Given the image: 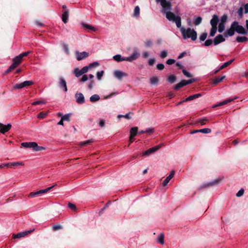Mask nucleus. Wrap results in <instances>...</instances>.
Here are the masks:
<instances>
[{"mask_svg":"<svg viewBox=\"0 0 248 248\" xmlns=\"http://www.w3.org/2000/svg\"><path fill=\"white\" fill-rule=\"evenodd\" d=\"M157 3H160L162 7L161 12L166 15V18L170 21H173L177 17L174 13L170 11L171 7L170 1L166 0H155Z\"/></svg>","mask_w":248,"mask_h":248,"instance_id":"1","label":"nucleus"},{"mask_svg":"<svg viewBox=\"0 0 248 248\" xmlns=\"http://www.w3.org/2000/svg\"><path fill=\"white\" fill-rule=\"evenodd\" d=\"M180 31L185 40L190 38L192 41H195L197 38V32L194 29L190 28L185 29L182 27L180 29Z\"/></svg>","mask_w":248,"mask_h":248,"instance_id":"2","label":"nucleus"},{"mask_svg":"<svg viewBox=\"0 0 248 248\" xmlns=\"http://www.w3.org/2000/svg\"><path fill=\"white\" fill-rule=\"evenodd\" d=\"M21 145L25 148H32L35 151H40L44 150L46 148L43 146H38L37 143L35 142H23Z\"/></svg>","mask_w":248,"mask_h":248,"instance_id":"3","label":"nucleus"},{"mask_svg":"<svg viewBox=\"0 0 248 248\" xmlns=\"http://www.w3.org/2000/svg\"><path fill=\"white\" fill-rule=\"evenodd\" d=\"M231 27L233 28L235 31L239 34H246L247 33L245 28L242 26L239 25L237 21H233L231 24Z\"/></svg>","mask_w":248,"mask_h":248,"instance_id":"4","label":"nucleus"},{"mask_svg":"<svg viewBox=\"0 0 248 248\" xmlns=\"http://www.w3.org/2000/svg\"><path fill=\"white\" fill-rule=\"evenodd\" d=\"M113 76L115 78L119 80H121L124 77L127 76V74L124 72H123L120 70H115L113 72Z\"/></svg>","mask_w":248,"mask_h":248,"instance_id":"5","label":"nucleus"},{"mask_svg":"<svg viewBox=\"0 0 248 248\" xmlns=\"http://www.w3.org/2000/svg\"><path fill=\"white\" fill-rule=\"evenodd\" d=\"M59 86L64 92H66L67 91L66 82L63 78H60Z\"/></svg>","mask_w":248,"mask_h":248,"instance_id":"6","label":"nucleus"},{"mask_svg":"<svg viewBox=\"0 0 248 248\" xmlns=\"http://www.w3.org/2000/svg\"><path fill=\"white\" fill-rule=\"evenodd\" d=\"M32 232H33V230H31L27 231L20 232L17 234H13V238L14 239L20 238L21 237H24L25 236L27 235L28 233H30Z\"/></svg>","mask_w":248,"mask_h":248,"instance_id":"7","label":"nucleus"},{"mask_svg":"<svg viewBox=\"0 0 248 248\" xmlns=\"http://www.w3.org/2000/svg\"><path fill=\"white\" fill-rule=\"evenodd\" d=\"M11 127L12 125L10 124H8L7 125H4L0 123V132L1 133L4 134L8 131L11 129Z\"/></svg>","mask_w":248,"mask_h":248,"instance_id":"8","label":"nucleus"},{"mask_svg":"<svg viewBox=\"0 0 248 248\" xmlns=\"http://www.w3.org/2000/svg\"><path fill=\"white\" fill-rule=\"evenodd\" d=\"M76 102L78 104H82L85 102V98L82 93H77L75 94Z\"/></svg>","mask_w":248,"mask_h":248,"instance_id":"9","label":"nucleus"},{"mask_svg":"<svg viewBox=\"0 0 248 248\" xmlns=\"http://www.w3.org/2000/svg\"><path fill=\"white\" fill-rule=\"evenodd\" d=\"M175 173V171L174 170H172L170 175L166 177V178L163 181L162 183V185L163 186H165L167 185L169 181L173 177Z\"/></svg>","mask_w":248,"mask_h":248,"instance_id":"10","label":"nucleus"},{"mask_svg":"<svg viewBox=\"0 0 248 248\" xmlns=\"http://www.w3.org/2000/svg\"><path fill=\"white\" fill-rule=\"evenodd\" d=\"M225 39L223 37L222 35L219 34L217 35L214 39V44L215 45H217L219 43L225 41Z\"/></svg>","mask_w":248,"mask_h":248,"instance_id":"11","label":"nucleus"},{"mask_svg":"<svg viewBox=\"0 0 248 248\" xmlns=\"http://www.w3.org/2000/svg\"><path fill=\"white\" fill-rule=\"evenodd\" d=\"M77 55V59L78 61H80L86 57H87L89 56V54L87 53L86 52H77L76 53Z\"/></svg>","mask_w":248,"mask_h":248,"instance_id":"12","label":"nucleus"},{"mask_svg":"<svg viewBox=\"0 0 248 248\" xmlns=\"http://www.w3.org/2000/svg\"><path fill=\"white\" fill-rule=\"evenodd\" d=\"M139 56V54L137 52H134L131 56L128 57H125V61L132 62L136 60Z\"/></svg>","mask_w":248,"mask_h":248,"instance_id":"13","label":"nucleus"},{"mask_svg":"<svg viewBox=\"0 0 248 248\" xmlns=\"http://www.w3.org/2000/svg\"><path fill=\"white\" fill-rule=\"evenodd\" d=\"M69 17V10H64L62 14V19L64 23L66 24L67 23Z\"/></svg>","mask_w":248,"mask_h":248,"instance_id":"14","label":"nucleus"},{"mask_svg":"<svg viewBox=\"0 0 248 248\" xmlns=\"http://www.w3.org/2000/svg\"><path fill=\"white\" fill-rule=\"evenodd\" d=\"M235 32V30L233 28H231L228 30H227L224 33V35L225 37H227L228 36H232L234 35Z\"/></svg>","mask_w":248,"mask_h":248,"instance_id":"15","label":"nucleus"},{"mask_svg":"<svg viewBox=\"0 0 248 248\" xmlns=\"http://www.w3.org/2000/svg\"><path fill=\"white\" fill-rule=\"evenodd\" d=\"M218 22V16L217 15H214L213 16V17L210 21V24H211L212 27H217V26Z\"/></svg>","mask_w":248,"mask_h":248,"instance_id":"16","label":"nucleus"},{"mask_svg":"<svg viewBox=\"0 0 248 248\" xmlns=\"http://www.w3.org/2000/svg\"><path fill=\"white\" fill-rule=\"evenodd\" d=\"M211 132V130L210 129L206 128L201 129H199V130H195L192 131L190 132V133L192 134H194V133H196L197 132H201V133H205V134H208V133H210Z\"/></svg>","mask_w":248,"mask_h":248,"instance_id":"17","label":"nucleus"},{"mask_svg":"<svg viewBox=\"0 0 248 248\" xmlns=\"http://www.w3.org/2000/svg\"><path fill=\"white\" fill-rule=\"evenodd\" d=\"M113 59L117 62L125 61V57H122L120 54H117L113 57Z\"/></svg>","mask_w":248,"mask_h":248,"instance_id":"18","label":"nucleus"},{"mask_svg":"<svg viewBox=\"0 0 248 248\" xmlns=\"http://www.w3.org/2000/svg\"><path fill=\"white\" fill-rule=\"evenodd\" d=\"M201 95H202L201 93H197V94H194L193 95H191V96L187 97L184 100H183V102L193 100V99H194L195 98H198L199 97L201 96Z\"/></svg>","mask_w":248,"mask_h":248,"instance_id":"19","label":"nucleus"},{"mask_svg":"<svg viewBox=\"0 0 248 248\" xmlns=\"http://www.w3.org/2000/svg\"><path fill=\"white\" fill-rule=\"evenodd\" d=\"M157 242L161 245L164 244V234L163 233L159 234L157 238Z\"/></svg>","mask_w":248,"mask_h":248,"instance_id":"20","label":"nucleus"},{"mask_svg":"<svg viewBox=\"0 0 248 248\" xmlns=\"http://www.w3.org/2000/svg\"><path fill=\"white\" fill-rule=\"evenodd\" d=\"M236 98H237V97H234L232 99H228L226 100H224V101L218 103L217 105L215 106V107L220 106L226 105V104H228V103H230V102L232 101L233 100H234V99H235Z\"/></svg>","mask_w":248,"mask_h":248,"instance_id":"21","label":"nucleus"},{"mask_svg":"<svg viewBox=\"0 0 248 248\" xmlns=\"http://www.w3.org/2000/svg\"><path fill=\"white\" fill-rule=\"evenodd\" d=\"M138 129L137 127H134L130 129V136L132 138H134L137 135L138 133Z\"/></svg>","mask_w":248,"mask_h":248,"instance_id":"22","label":"nucleus"},{"mask_svg":"<svg viewBox=\"0 0 248 248\" xmlns=\"http://www.w3.org/2000/svg\"><path fill=\"white\" fill-rule=\"evenodd\" d=\"M186 85V83H185V80H182L181 82L178 83V84H176L174 87V89L175 90H178L180 88L183 87V86Z\"/></svg>","mask_w":248,"mask_h":248,"instance_id":"23","label":"nucleus"},{"mask_svg":"<svg viewBox=\"0 0 248 248\" xmlns=\"http://www.w3.org/2000/svg\"><path fill=\"white\" fill-rule=\"evenodd\" d=\"M175 23L177 28H180L181 27V18L179 16H177L175 19L173 21Z\"/></svg>","mask_w":248,"mask_h":248,"instance_id":"24","label":"nucleus"},{"mask_svg":"<svg viewBox=\"0 0 248 248\" xmlns=\"http://www.w3.org/2000/svg\"><path fill=\"white\" fill-rule=\"evenodd\" d=\"M225 78V76H223L221 77H218V78H215L213 81V84L214 85L217 84L218 83L221 82Z\"/></svg>","mask_w":248,"mask_h":248,"instance_id":"25","label":"nucleus"},{"mask_svg":"<svg viewBox=\"0 0 248 248\" xmlns=\"http://www.w3.org/2000/svg\"><path fill=\"white\" fill-rule=\"evenodd\" d=\"M234 61V59H232L230 61H229L228 62H227L225 63H223V64H222L219 68V70H222L224 68H225V67H227V66H228L229 65H230L232 62Z\"/></svg>","mask_w":248,"mask_h":248,"instance_id":"26","label":"nucleus"},{"mask_svg":"<svg viewBox=\"0 0 248 248\" xmlns=\"http://www.w3.org/2000/svg\"><path fill=\"white\" fill-rule=\"evenodd\" d=\"M100 99V97L98 94H94L90 97V101L92 102H95Z\"/></svg>","mask_w":248,"mask_h":248,"instance_id":"27","label":"nucleus"},{"mask_svg":"<svg viewBox=\"0 0 248 248\" xmlns=\"http://www.w3.org/2000/svg\"><path fill=\"white\" fill-rule=\"evenodd\" d=\"M158 78L157 77H153L150 79V82L152 85H156L158 82Z\"/></svg>","mask_w":248,"mask_h":248,"instance_id":"28","label":"nucleus"},{"mask_svg":"<svg viewBox=\"0 0 248 248\" xmlns=\"http://www.w3.org/2000/svg\"><path fill=\"white\" fill-rule=\"evenodd\" d=\"M81 70L79 69L78 68H76L74 70V74H75V76L77 78L79 77L80 76L83 75L82 72H81Z\"/></svg>","mask_w":248,"mask_h":248,"instance_id":"29","label":"nucleus"},{"mask_svg":"<svg viewBox=\"0 0 248 248\" xmlns=\"http://www.w3.org/2000/svg\"><path fill=\"white\" fill-rule=\"evenodd\" d=\"M248 40V38L245 36H238L236 38V41L239 43L246 42H247Z\"/></svg>","mask_w":248,"mask_h":248,"instance_id":"30","label":"nucleus"},{"mask_svg":"<svg viewBox=\"0 0 248 248\" xmlns=\"http://www.w3.org/2000/svg\"><path fill=\"white\" fill-rule=\"evenodd\" d=\"M208 121V119L206 118H199L196 121V123H200L202 125H204L205 124L206 122Z\"/></svg>","mask_w":248,"mask_h":248,"instance_id":"31","label":"nucleus"},{"mask_svg":"<svg viewBox=\"0 0 248 248\" xmlns=\"http://www.w3.org/2000/svg\"><path fill=\"white\" fill-rule=\"evenodd\" d=\"M140 13V7L138 6H137L135 7L134 10L133 16L136 17L139 16Z\"/></svg>","mask_w":248,"mask_h":248,"instance_id":"32","label":"nucleus"},{"mask_svg":"<svg viewBox=\"0 0 248 248\" xmlns=\"http://www.w3.org/2000/svg\"><path fill=\"white\" fill-rule=\"evenodd\" d=\"M22 60V59L21 58V57L19 55H18L14 59L13 62L18 65L19 63L21 62Z\"/></svg>","mask_w":248,"mask_h":248,"instance_id":"33","label":"nucleus"},{"mask_svg":"<svg viewBox=\"0 0 248 248\" xmlns=\"http://www.w3.org/2000/svg\"><path fill=\"white\" fill-rule=\"evenodd\" d=\"M55 186V185L53 186L50 187H47L45 189H42V190H40L38 191L39 195L41 194H45V193H46L47 192L49 191L50 189H51L53 187H54Z\"/></svg>","mask_w":248,"mask_h":248,"instance_id":"34","label":"nucleus"},{"mask_svg":"<svg viewBox=\"0 0 248 248\" xmlns=\"http://www.w3.org/2000/svg\"><path fill=\"white\" fill-rule=\"evenodd\" d=\"M167 80L170 83H173L176 81V77L173 75H171L169 76Z\"/></svg>","mask_w":248,"mask_h":248,"instance_id":"35","label":"nucleus"},{"mask_svg":"<svg viewBox=\"0 0 248 248\" xmlns=\"http://www.w3.org/2000/svg\"><path fill=\"white\" fill-rule=\"evenodd\" d=\"M24 85L23 84L22 82L20 83H17L16 84L14 85L13 88L14 90H17V89H20L23 88H24Z\"/></svg>","mask_w":248,"mask_h":248,"instance_id":"36","label":"nucleus"},{"mask_svg":"<svg viewBox=\"0 0 248 248\" xmlns=\"http://www.w3.org/2000/svg\"><path fill=\"white\" fill-rule=\"evenodd\" d=\"M24 87L30 86L33 84V82L31 80H26L22 82Z\"/></svg>","mask_w":248,"mask_h":248,"instance_id":"37","label":"nucleus"},{"mask_svg":"<svg viewBox=\"0 0 248 248\" xmlns=\"http://www.w3.org/2000/svg\"><path fill=\"white\" fill-rule=\"evenodd\" d=\"M217 30V27H212L210 31V36H214L216 34Z\"/></svg>","mask_w":248,"mask_h":248,"instance_id":"38","label":"nucleus"},{"mask_svg":"<svg viewBox=\"0 0 248 248\" xmlns=\"http://www.w3.org/2000/svg\"><path fill=\"white\" fill-rule=\"evenodd\" d=\"M202 21V18L201 16H198L194 21V24L195 25L197 26L201 23Z\"/></svg>","mask_w":248,"mask_h":248,"instance_id":"39","label":"nucleus"},{"mask_svg":"<svg viewBox=\"0 0 248 248\" xmlns=\"http://www.w3.org/2000/svg\"><path fill=\"white\" fill-rule=\"evenodd\" d=\"M221 180L222 179L221 178H218V179L208 183V184H207V186H213V185H216V184H217L218 183H219V182H220L221 181Z\"/></svg>","mask_w":248,"mask_h":248,"instance_id":"40","label":"nucleus"},{"mask_svg":"<svg viewBox=\"0 0 248 248\" xmlns=\"http://www.w3.org/2000/svg\"><path fill=\"white\" fill-rule=\"evenodd\" d=\"M18 65L15 63H13V64L9 67V68L7 70L6 73H9L12 70H13L15 68H16Z\"/></svg>","mask_w":248,"mask_h":248,"instance_id":"41","label":"nucleus"},{"mask_svg":"<svg viewBox=\"0 0 248 248\" xmlns=\"http://www.w3.org/2000/svg\"><path fill=\"white\" fill-rule=\"evenodd\" d=\"M70 114H66L61 117V119L63 121H70Z\"/></svg>","mask_w":248,"mask_h":248,"instance_id":"42","label":"nucleus"},{"mask_svg":"<svg viewBox=\"0 0 248 248\" xmlns=\"http://www.w3.org/2000/svg\"><path fill=\"white\" fill-rule=\"evenodd\" d=\"M163 146V144H159L154 147H152L151 149V151L153 152V153H154L155 152L158 150L159 149H160L162 146Z\"/></svg>","mask_w":248,"mask_h":248,"instance_id":"43","label":"nucleus"},{"mask_svg":"<svg viewBox=\"0 0 248 248\" xmlns=\"http://www.w3.org/2000/svg\"><path fill=\"white\" fill-rule=\"evenodd\" d=\"M225 26L223 23H220L218 25V31L219 32H222L224 30Z\"/></svg>","mask_w":248,"mask_h":248,"instance_id":"44","label":"nucleus"},{"mask_svg":"<svg viewBox=\"0 0 248 248\" xmlns=\"http://www.w3.org/2000/svg\"><path fill=\"white\" fill-rule=\"evenodd\" d=\"M168 55V51L167 50H163L160 53V57L161 58H165Z\"/></svg>","mask_w":248,"mask_h":248,"instance_id":"45","label":"nucleus"},{"mask_svg":"<svg viewBox=\"0 0 248 248\" xmlns=\"http://www.w3.org/2000/svg\"><path fill=\"white\" fill-rule=\"evenodd\" d=\"M62 46L64 52H65V53L66 54H69V50L68 45L65 44H63Z\"/></svg>","mask_w":248,"mask_h":248,"instance_id":"46","label":"nucleus"},{"mask_svg":"<svg viewBox=\"0 0 248 248\" xmlns=\"http://www.w3.org/2000/svg\"><path fill=\"white\" fill-rule=\"evenodd\" d=\"M207 33L206 32L202 33L200 36V40L201 41H204L207 37Z\"/></svg>","mask_w":248,"mask_h":248,"instance_id":"47","label":"nucleus"},{"mask_svg":"<svg viewBox=\"0 0 248 248\" xmlns=\"http://www.w3.org/2000/svg\"><path fill=\"white\" fill-rule=\"evenodd\" d=\"M93 142V140H87L86 141L81 142L80 143V145L82 146H86L88 144H89Z\"/></svg>","mask_w":248,"mask_h":248,"instance_id":"48","label":"nucleus"},{"mask_svg":"<svg viewBox=\"0 0 248 248\" xmlns=\"http://www.w3.org/2000/svg\"><path fill=\"white\" fill-rule=\"evenodd\" d=\"M213 43V41L211 39L206 40L203 44V45L206 46H210Z\"/></svg>","mask_w":248,"mask_h":248,"instance_id":"49","label":"nucleus"},{"mask_svg":"<svg viewBox=\"0 0 248 248\" xmlns=\"http://www.w3.org/2000/svg\"><path fill=\"white\" fill-rule=\"evenodd\" d=\"M82 25L85 28H86L87 29L95 31L94 27H93L92 26H90V25L86 24H83Z\"/></svg>","mask_w":248,"mask_h":248,"instance_id":"50","label":"nucleus"},{"mask_svg":"<svg viewBox=\"0 0 248 248\" xmlns=\"http://www.w3.org/2000/svg\"><path fill=\"white\" fill-rule=\"evenodd\" d=\"M154 131H155L154 128H148L145 130V133H147V134H148L149 135L154 133Z\"/></svg>","mask_w":248,"mask_h":248,"instance_id":"51","label":"nucleus"},{"mask_svg":"<svg viewBox=\"0 0 248 248\" xmlns=\"http://www.w3.org/2000/svg\"><path fill=\"white\" fill-rule=\"evenodd\" d=\"M39 192H38V191H36V192H31L29 194V197L32 198V197H34L35 196H39Z\"/></svg>","mask_w":248,"mask_h":248,"instance_id":"52","label":"nucleus"},{"mask_svg":"<svg viewBox=\"0 0 248 248\" xmlns=\"http://www.w3.org/2000/svg\"><path fill=\"white\" fill-rule=\"evenodd\" d=\"M244 193V190L243 189H240L238 192L236 193V196L238 197L242 196Z\"/></svg>","mask_w":248,"mask_h":248,"instance_id":"53","label":"nucleus"},{"mask_svg":"<svg viewBox=\"0 0 248 248\" xmlns=\"http://www.w3.org/2000/svg\"><path fill=\"white\" fill-rule=\"evenodd\" d=\"M90 67H89V66H84L83 67L81 70V72H82V73L83 74H84L85 73H87L88 72V71L89 70Z\"/></svg>","mask_w":248,"mask_h":248,"instance_id":"54","label":"nucleus"},{"mask_svg":"<svg viewBox=\"0 0 248 248\" xmlns=\"http://www.w3.org/2000/svg\"><path fill=\"white\" fill-rule=\"evenodd\" d=\"M183 73L185 76H186L187 78H191L192 75L187 71H186L185 69H183L182 70Z\"/></svg>","mask_w":248,"mask_h":248,"instance_id":"55","label":"nucleus"},{"mask_svg":"<svg viewBox=\"0 0 248 248\" xmlns=\"http://www.w3.org/2000/svg\"><path fill=\"white\" fill-rule=\"evenodd\" d=\"M152 153H153L151 151V149L150 148L149 149L147 150L145 152H143L142 153V155H150L152 154Z\"/></svg>","mask_w":248,"mask_h":248,"instance_id":"56","label":"nucleus"},{"mask_svg":"<svg viewBox=\"0 0 248 248\" xmlns=\"http://www.w3.org/2000/svg\"><path fill=\"white\" fill-rule=\"evenodd\" d=\"M31 52L29 51L25 52H23L19 54V55L21 57L22 59L24 57L27 56L29 54H30Z\"/></svg>","mask_w":248,"mask_h":248,"instance_id":"57","label":"nucleus"},{"mask_svg":"<svg viewBox=\"0 0 248 248\" xmlns=\"http://www.w3.org/2000/svg\"><path fill=\"white\" fill-rule=\"evenodd\" d=\"M103 73H104L103 71H101L100 72H97L96 75H97V78L98 80L101 79V77L103 76Z\"/></svg>","mask_w":248,"mask_h":248,"instance_id":"58","label":"nucleus"},{"mask_svg":"<svg viewBox=\"0 0 248 248\" xmlns=\"http://www.w3.org/2000/svg\"><path fill=\"white\" fill-rule=\"evenodd\" d=\"M99 63L98 62H93L92 63L89 64V67L90 68H92L93 67H97L99 65Z\"/></svg>","mask_w":248,"mask_h":248,"instance_id":"59","label":"nucleus"},{"mask_svg":"<svg viewBox=\"0 0 248 248\" xmlns=\"http://www.w3.org/2000/svg\"><path fill=\"white\" fill-rule=\"evenodd\" d=\"M156 68L159 70H162L164 68V65L162 63H158L156 65Z\"/></svg>","mask_w":248,"mask_h":248,"instance_id":"60","label":"nucleus"},{"mask_svg":"<svg viewBox=\"0 0 248 248\" xmlns=\"http://www.w3.org/2000/svg\"><path fill=\"white\" fill-rule=\"evenodd\" d=\"M12 165L13 166H23L24 164L22 162H16L12 163Z\"/></svg>","mask_w":248,"mask_h":248,"instance_id":"61","label":"nucleus"},{"mask_svg":"<svg viewBox=\"0 0 248 248\" xmlns=\"http://www.w3.org/2000/svg\"><path fill=\"white\" fill-rule=\"evenodd\" d=\"M175 62V60L172 59H170L167 61L166 63L170 65V64H172L174 63Z\"/></svg>","mask_w":248,"mask_h":248,"instance_id":"62","label":"nucleus"},{"mask_svg":"<svg viewBox=\"0 0 248 248\" xmlns=\"http://www.w3.org/2000/svg\"><path fill=\"white\" fill-rule=\"evenodd\" d=\"M145 46L146 47H151L152 46V42L151 40H147L145 42Z\"/></svg>","mask_w":248,"mask_h":248,"instance_id":"63","label":"nucleus"},{"mask_svg":"<svg viewBox=\"0 0 248 248\" xmlns=\"http://www.w3.org/2000/svg\"><path fill=\"white\" fill-rule=\"evenodd\" d=\"M88 80V77L86 75H83L80 79V81L82 82H85Z\"/></svg>","mask_w":248,"mask_h":248,"instance_id":"64","label":"nucleus"}]
</instances>
